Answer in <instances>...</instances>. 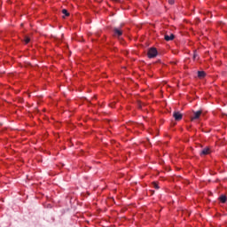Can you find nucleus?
I'll return each instance as SVG.
<instances>
[{
    "label": "nucleus",
    "mask_w": 227,
    "mask_h": 227,
    "mask_svg": "<svg viewBox=\"0 0 227 227\" xmlns=\"http://www.w3.org/2000/svg\"><path fill=\"white\" fill-rule=\"evenodd\" d=\"M157 54H158V51H157V49L155 48L149 49L147 52V56L150 59L156 58Z\"/></svg>",
    "instance_id": "obj_1"
},
{
    "label": "nucleus",
    "mask_w": 227,
    "mask_h": 227,
    "mask_svg": "<svg viewBox=\"0 0 227 227\" xmlns=\"http://www.w3.org/2000/svg\"><path fill=\"white\" fill-rule=\"evenodd\" d=\"M203 114V111L199 110L197 112H193V116L191 118L192 121H194V120H200V116Z\"/></svg>",
    "instance_id": "obj_2"
},
{
    "label": "nucleus",
    "mask_w": 227,
    "mask_h": 227,
    "mask_svg": "<svg viewBox=\"0 0 227 227\" xmlns=\"http://www.w3.org/2000/svg\"><path fill=\"white\" fill-rule=\"evenodd\" d=\"M121 35H123V31L121 30V28H118V27L114 28V36H115L116 38H120Z\"/></svg>",
    "instance_id": "obj_3"
},
{
    "label": "nucleus",
    "mask_w": 227,
    "mask_h": 227,
    "mask_svg": "<svg viewBox=\"0 0 227 227\" xmlns=\"http://www.w3.org/2000/svg\"><path fill=\"white\" fill-rule=\"evenodd\" d=\"M173 118H175L176 121H180L184 118V115L180 112H174Z\"/></svg>",
    "instance_id": "obj_4"
},
{
    "label": "nucleus",
    "mask_w": 227,
    "mask_h": 227,
    "mask_svg": "<svg viewBox=\"0 0 227 227\" xmlns=\"http://www.w3.org/2000/svg\"><path fill=\"white\" fill-rule=\"evenodd\" d=\"M165 40L166 42H171V40H175V35L170 34L169 35H165Z\"/></svg>",
    "instance_id": "obj_5"
},
{
    "label": "nucleus",
    "mask_w": 227,
    "mask_h": 227,
    "mask_svg": "<svg viewBox=\"0 0 227 227\" xmlns=\"http://www.w3.org/2000/svg\"><path fill=\"white\" fill-rule=\"evenodd\" d=\"M208 154H210V148L208 147L204 148L200 153V155H208Z\"/></svg>",
    "instance_id": "obj_6"
},
{
    "label": "nucleus",
    "mask_w": 227,
    "mask_h": 227,
    "mask_svg": "<svg viewBox=\"0 0 227 227\" xmlns=\"http://www.w3.org/2000/svg\"><path fill=\"white\" fill-rule=\"evenodd\" d=\"M205 75H207V73H205L204 71L198 72V77H200V79H203V77H205Z\"/></svg>",
    "instance_id": "obj_7"
},
{
    "label": "nucleus",
    "mask_w": 227,
    "mask_h": 227,
    "mask_svg": "<svg viewBox=\"0 0 227 227\" xmlns=\"http://www.w3.org/2000/svg\"><path fill=\"white\" fill-rule=\"evenodd\" d=\"M221 203H224L227 200L226 195H221L219 198Z\"/></svg>",
    "instance_id": "obj_8"
},
{
    "label": "nucleus",
    "mask_w": 227,
    "mask_h": 227,
    "mask_svg": "<svg viewBox=\"0 0 227 227\" xmlns=\"http://www.w3.org/2000/svg\"><path fill=\"white\" fill-rule=\"evenodd\" d=\"M62 13L66 16V17H70V12H68V11L67 9H63L62 10Z\"/></svg>",
    "instance_id": "obj_9"
},
{
    "label": "nucleus",
    "mask_w": 227,
    "mask_h": 227,
    "mask_svg": "<svg viewBox=\"0 0 227 227\" xmlns=\"http://www.w3.org/2000/svg\"><path fill=\"white\" fill-rule=\"evenodd\" d=\"M25 43H29V42H31V39L27 36H25Z\"/></svg>",
    "instance_id": "obj_10"
},
{
    "label": "nucleus",
    "mask_w": 227,
    "mask_h": 227,
    "mask_svg": "<svg viewBox=\"0 0 227 227\" xmlns=\"http://www.w3.org/2000/svg\"><path fill=\"white\" fill-rule=\"evenodd\" d=\"M168 3L169 4H175V0H168Z\"/></svg>",
    "instance_id": "obj_11"
},
{
    "label": "nucleus",
    "mask_w": 227,
    "mask_h": 227,
    "mask_svg": "<svg viewBox=\"0 0 227 227\" xmlns=\"http://www.w3.org/2000/svg\"><path fill=\"white\" fill-rule=\"evenodd\" d=\"M153 184L154 189H159V184H157V183H153Z\"/></svg>",
    "instance_id": "obj_12"
},
{
    "label": "nucleus",
    "mask_w": 227,
    "mask_h": 227,
    "mask_svg": "<svg viewBox=\"0 0 227 227\" xmlns=\"http://www.w3.org/2000/svg\"><path fill=\"white\" fill-rule=\"evenodd\" d=\"M196 58H198V53L194 52V54H193V59H196Z\"/></svg>",
    "instance_id": "obj_13"
}]
</instances>
